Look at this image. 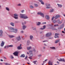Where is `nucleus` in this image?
Masks as SVG:
<instances>
[{
    "label": "nucleus",
    "mask_w": 65,
    "mask_h": 65,
    "mask_svg": "<svg viewBox=\"0 0 65 65\" xmlns=\"http://www.w3.org/2000/svg\"><path fill=\"white\" fill-rule=\"evenodd\" d=\"M24 31H23V30L21 31V33H24Z\"/></svg>",
    "instance_id": "50"
},
{
    "label": "nucleus",
    "mask_w": 65,
    "mask_h": 65,
    "mask_svg": "<svg viewBox=\"0 0 65 65\" xmlns=\"http://www.w3.org/2000/svg\"><path fill=\"white\" fill-rule=\"evenodd\" d=\"M33 56V54H30L29 55V56L30 57H32Z\"/></svg>",
    "instance_id": "26"
},
{
    "label": "nucleus",
    "mask_w": 65,
    "mask_h": 65,
    "mask_svg": "<svg viewBox=\"0 0 65 65\" xmlns=\"http://www.w3.org/2000/svg\"><path fill=\"white\" fill-rule=\"evenodd\" d=\"M59 25L58 24L55 25H54V27H57V26H58Z\"/></svg>",
    "instance_id": "44"
},
{
    "label": "nucleus",
    "mask_w": 65,
    "mask_h": 65,
    "mask_svg": "<svg viewBox=\"0 0 65 65\" xmlns=\"http://www.w3.org/2000/svg\"><path fill=\"white\" fill-rule=\"evenodd\" d=\"M21 45H22L21 44L20 46H18L17 48V49H18V50H21V49H22V47H21Z\"/></svg>",
    "instance_id": "12"
},
{
    "label": "nucleus",
    "mask_w": 65,
    "mask_h": 65,
    "mask_svg": "<svg viewBox=\"0 0 65 65\" xmlns=\"http://www.w3.org/2000/svg\"><path fill=\"white\" fill-rule=\"evenodd\" d=\"M8 28L9 29V30H10V32H11L17 33V32H18V29H14L13 27H8Z\"/></svg>",
    "instance_id": "1"
},
{
    "label": "nucleus",
    "mask_w": 65,
    "mask_h": 65,
    "mask_svg": "<svg viewBox=\"0 0 65 65\" xmlns=\"http://www.w3.org/2000/svg\"><path fill=\"white\" fill-rule=\"evenodd\" d=\"M0 61H3V60L2 59H1Z\"/></svg>",
    "instance_id": "59"
},
{
    "label": "nucleus",
    "mask_w": 65,
    "mask_h": 65,
    "mask_svg": "<svg viewBox=\"0 0 65 65\" xmlns=\"http://www.w3.org/2000/svg\"><path fill=\"white\" fill-rule=\"evenodd\" d=\"M33 63H34L35 64H36V62H37V61H33Z\"/></svg>",
    "instance_id": "43"
},
{
    "label": "nucleus",
    "mask_w": 65,
    "mask_h": 65,
    "mask_svg": "<svg viewBox=\"0 0 65 65\" xmlns=\"http://www.w3.org/2000/svg\"><path fill=\"white\" fill-rule=\"evenodd\" d=\"M42 55H39V57H41Z\"/></svg>",
    "instance_id": "58"
},
{
    "label": "nucleus",
    "mask_w": 65,
    "mask_h": 65,
    "mask_svg": "<svg viewBox=\"0 0 65 65\" xmlns=\"http://www.w3.org/2000/svg\"><path fill=\"white\" fill-rule=\"evenodd\" d=\"M57 4L58 7H59V8H61V7H62V5L59 4Z\"/></svg>",
    "instance_id": "16"
},
{
    "label": "nucleus",
    "mask_w": 65,
    "mask_h": 65,
    "mask_svg": "<svg viewBox=\"0 0 65 65\" xmlns=\"http://www.w3.org/2000/svg\"><path fill=\"white\" fill-rule=\"evenodd\" d=\"M27 42H28V43H29V44L31 43L30 42V41L29 40H27Z\"/></svg>",
    "instance_id": "45"
},
{
    "label": "nucleus",
    "mask_w": 65,
    "mask_h": 65,
    "mask_svg": "<svg viewBox=\"0 0 65 65\" xmlns=\"http://www.w3.org/2000/svg\"><path fill=\"white\" fill-rule=\"evenodd\" d=\"M33 37V36H30V40H32V38Z\"/></svg>",
    "instance_id": "24"
},
{
    "label": "nucleus",
    "mask_w": 65,
    "mask_h": 65,
    "mask_svg": "<svg viewBox=\"0 0 65 65\" xmlns=\"http://www.w3.org/2000/svg\"><path fill=\"white\" fill-rule=\"evenodd\" d=\"M50 26H51V27H53V24H51V25H50Z\"/></svg>",
    "instance_id": "55"
},
{
    "label": "nucleus",
    "mask_w": 65,
    "mask_h": 65,
    "mask_svg": "<svg viewBox=\"0 0 65 65\" xmlns=\"http://www.w3.org/2000/svg\"><path fill=\"white\" fill-rule=\"evenodd\" d=\"M7 47L8 48V47H9V45H8V46H7Z\"/></svg>",
    "instance_id": "60"
},
{
    "label": "nucleus",
    "mask_w": 65,
    "mask_h": 65,
    "mask_svg": "<svg viewBox=\"0 0 65 65\" xmlns=\"http://www.w3.org/2000/svg\"><path fill=\"white\" fill-rule=\"evenodd\" d=\"M9 47H13V45H9Z\"/></svg>",
    "instance_id": "49"
},
{
    "label": "nucleus",
    "mask_w": 65,
    "mask_h": 65,
    "mask_svg": "<svg viewBox=\"0 0 65 65\" xmlns=\"http://www.w3.org/2000/svg\"><path fill=\"white\" fill-rule=\"evenodd\" d=\"M59 61H61V62H64V58H60V59H57Z\"/></svg>",
    "instance_id": "9"
},
{
    "label": "nucleus",
    "mask_w": 65,
    "mask_h": 65,
    "mask_svg": "<svg viewBox=\"0 0 65 65\" xmlns=\"http://www.w3.org/2000/svg\"><path fill=\"white\" fill-rule=\"evenodd\" d=\"M32 47L31 46H30L29 47H27V49L28 50H30L31 48H32Z\"/></svg>",
    "instance_id": "18"
},
{
    "label": "nucleus",
    "mask_w": 65,
    "mask_h": 65,
    "mask_svg": "<svg viewBox=\"0 0 65 65\" xmlns=\"http://www.w3.org/2000/svg\"><path fill=\"white\" fill-rule=\"evenodd\" d=\"M22 25H23L22 28L23 30H25L26 28L27 27V26L26 25H24V23H22Z\"/></svg>",
    "instance_id": "10"
},
{
    "label": "nucleus",
    "mask_w": 65,
    "mask_h": 65,
    "mask_svg": "<svg viewBox=\"0 0 65 65\" xmlns=\"http://www.w3.org/2000/svg\"><path fill=\"white\" fill-rule=\"evenodd\" d=\"M50 48H52V49H55V47H50Z\"/></svg>",
    "instance_id": "35"
},
{
    "label": "nucleus",
    "mask_w": 65,
    "mask_h": 65,
    "mask_svg": "<svg viewBox=\"0 0 65 65\" xmlns=\"http://www.w3.org/2000/svg\"><path fill=\"white\" fill-rule=\"evenodd\" d=\"M5 65H10V64H8V63H5Z\"/></svg>",
    "instance_id": "37"
},
{
    "label": "nucleus",
    "mask_w": 65,
    "mask_h": 65,
    "mask_svg": "<svg viewBox=\"0 0 65 65\" xmlns=\"http://www.w3.org/2000/svg\"><path fill=\"white\" fill-rule=\"evenodd\" d=\"M45 18L47 20H50V16L48 15H46L45 16Z\"/></svg>",
    "instance_id": "11"
},
{
    "label": "nucleus",
    "mask_w": 65,
    "mask_h": 65,
    "mask_svg": "<svg viewBox=\"0 0 65 65\" xmlns=\"http://www.w3.org/2000/svg\"><path fill=\"white\" fill-rule=\"evenodd\" d=\"M32 29L34 30H36V27H35L34 28V27H33L32 28Z\"/></svg>",
    "instance_id": "42"
},
{
    "label": "nucleus",
    "mask_w": 65,
    "mask_h": 65,
    "mask_svg": "<svg viewBox=\"0 0 65 65\" xmlns=\"http://www.w3.org/2000/svg\"><path fill=\"white\" fill-rule=\"evenodd\" d=\"M11 59H13V58H14V57H13V56L12 55H11Z\"/></svg>",
    "instance_id": "40"
},
{
    "label": "nucleus",
    "mask_w": 65,
    "mask_h": 65,
    "mask_svg": "<svg viewBox=\"0 0 65 65\" xmlns=\"http://www.w3.org/2000/svg\"><path fill=\"white\" fill-rule=\"evenodd\" d=\"M60 40L59 39L55 41V43H58V42Z\"/></svg>",
    "instance_id": "20"
},
{
    "label": "nucleus",
    "mask_w": 65,
    "mask_h": 65,
    "mask_svg": "<svg viewBox=\"0 0 65 65\" xmlns=\"http://www.w3.org/2000/svg\"><path fill=\"white\" fill-rule=\"evenodd\" d=\"M31 57H29V59H32V58Z\"/></svg>",
    "instance_id": "54"
},
{
    "label": "nucleus",
    "mask_w": 65,
    "mask_h": 65,
    "mask_svg": "<svg viewBox=\"0 0 65 65\" xmlns=\"http://www.w3.org/2000/svg\"><path fill=\"white\" fill-rule=\"evenodd\" d=\"M60 22V20H54L53 21V22L54 23H58Z\"/></svg>",
    "instance_id": "7"
},
{
    "label": "nucleus",
    "mask_w": 65,
    "mask_h": 65,
    "mask_svg": "<svg viewBox=\"0 0 65 65\" xmlns=\"http://www.w3.org/2000/svg\"><path fill=\"white\" fill-rule=\"evenodd\" d=\"M58 18H60V16L59 15H57L54 17L55 19H58Z\"/></svg>",
    "instance_id": "14"
},
{
    "label": "nucleus",
    "mask_w": 65,
    "mask_h": 65,
    "mask_svg": "<svg viewBox=\"0 0 65 65\" xmlns=\"http://www.w3.org/2000/svg\"><path fill=\"white\" fill-rule=\"evenodd\" d=\"M45 27H46V26L45 25H44L43 26V28H40V29H42V30H43L45 28Z\"/></svg>",
    "instance_id": "22"
},
{
    "label": "nucleus",
    "mask_w": 65,
    "mask_h": 65,
    "mask_svg": "<svg viewBox=\"0 0 65 65\" xmlns=\"http://www.w3.org/2000/svg\"><path fill=\"white\" fill-rule=\"evenodd\" d=\"M20 18L24 19H28V17L26 15H25V14H20Z\"/></svg>",
    "instance_id": "2"
},
{
    "label": "nucleus",
    "mask_w": 65,
    "mask_h": 65,
    "mask_svg": "<svg viewBox=\"0 0 65 65\" xmlns=\"http://www.w3.org/2000/svg\"><path fill=\"white\" fill-rule=\"evenodd\" d=\"M51 35H52V33L50 32L47 33L46 35V37H50V36H51Z\"/></svg>",
    "instance_id": "5"
},
{
    "label": "nucleus",
    "mask_w": 65,
    "mask_h": 65,
    "mask_svg": "<svg viewBox=\"0 0 65 65\" xmlns=\"http://www.w3.org/2000/svg\"><path fill=\"white\" fill-rule=\"evenodd\" d=\"M29 52L30 54H31V53H32V51H29Z\"/></svg>",
    "instance_id": "38"
},
{
    "label": "nucleus",
    "mask_w": 65,
    "mask_h": 65,
    "mask_svg": "<svg viewBox=\"0 0 65 65\" xmlns=\"http://www.w3.org/2000/svg\"><path fill=\"white\" fill-rule=\"evenodd\" d=\"M0 33L3 34V31H2V30H0Z\"/></svg>",
    "instance_id": "39"
},
{
    "label": "nucleus",
    "mask_w": 65,
    "mask_h": 65,
    "mask_svg": "<svg viewBox=\"0 0 65 65\" xmlns=\"http://www.w3.org/2000/svg\"><path fill=\"white\" fill-rule=\"evenodd\" d=\"M24 10H22V11H21V12H22V13H23L24 12Z\"/></svg>",
    "instance_id": "52"
},
{
    "label": "nucleus",
    "mask_w": 65,
    "mask_h": 65,
    "mask_svg": "<svg viewBox=\"0 0 65 65\" xmlns=\"http://www.w3.org/2000/svg\"><path fill=\"white\" fill-rule=\"evenodd\" d=\"M59 35V33H56L55 34V36H58V35Z\"/></svg>",
    "instance_id": "41"
},
{
    "label": "nucleus",
    "mask_w": 65,
    "mask_h": 65,
    "mask_svg": "<svg viewBox=\"0 0 65 65\" xmlns=\"http://www.w3.org/2000/svg\"><path fill=\"white\" fill-rule=\"evenodd\" d=\"M62 33H65V32L64 31H62Z\"/></svg>",
    "instance_id": "57"
},
{
    "label": "nucleus",
    "mask_w": 65,
    "mask_h": 65,
    "mask_svg": "<svg viewBox=\"0 0 65 65\" xmlns=\"http://www.w3.org/2000/svg\"><path fill=\"white\" fill-rule=\"evenodd\" d=\"M2 33L0 34V36H2Z\"/></svg>",
    "instance_id": "53"
},
{
    "label": "nucleus",
    "mask_w": 65,
    "mask_h": 65,
    "mask_svg": "<svg viewBox=\"0 0 65 65\" xmlns=\"http://www.w3.org/2000/svg\"><path fill=\"white\" fill-rule=\"evenodd\" d=\"M58 24H61V23H62V21H60L59 22H58Z\"/></svg>",
    "instance_id": "46"
},
{
    "label": "nucleus",
    "mask_w": 65,
    "mask_h": 65,
    "mask_svg": "<svg viewBox=\"0 0 65 65\" xmlns=\"http://www.w3.org/2000/svg\"><path fill=\"white\" fill-rule=\"evenodd\" d=\"M34 5L36 7H38V5L37 4H35Z\"/></svg>",
    "instance_id": "32"
},
{
    "label": "nucleus",
    "mask_w": 65,
    "mask_h": 65,
    "mask_svg": "<svg viewBox=\"0 0 65 65\" xmlns=\"http://www.w3.org/2000/svg\"><path fill=\"white\" fill-rule=\"evenodd\" d=\"M45 5L46 6V8L47 9H49V8H50L51 4L48 3H46L45 4Z\"/></svg>",
    "instance_id": "3"
},
{
    "label": "nucleus",
    "mask_w": 65,
    "mask_h": 65,
    "mask_svg": "<svg viewBox=\"0 0 65 65\" xmlns=\"http://www.w3.org/2000/svg\"><path fill=\"white\" fill-rule=\"evenodd\" d=\"M18 54L19 52L17 51H15L13 54V55H14V56H18Z\"/></svg>",
    "instance_id": "6"
},
{
    "label": "nucleus",
    "mask_w": 65,
    "mask_h": 65,
    "mask_svg": "<svg viewBox=\"0 0 65 65\" xmlns=\"http://www.w3.org/2000/svg\"><path fill=\"white\" fill-rule=\"evenodd\" d=\"M46 22H45L44 23H42L43 24H46Z\"/></svg>",
    "instance_id": "56"
},
{
    "label": "nucleus",
    "mask_w": 65,
    "mask_h": 65,
    "mask_svg": "<svg viewBox=\"0 0 65 65\" xmlns=\"http://www.w3.org/2000/svg\"><path fill=\"white\" fill-rule=\"evenodd\" d=\"M33 51H34V52H35V49H34Z\"/></svg>",
    "instance_id": "62"
},
{
    "label": "nucleus",
    "mask_w": 65,
    "mask_h": 65,
    "mask_svg": "<svg viewBox=\"0 0 65 65\" xmlns=\"http://www.w3.org/2000/svg\"><path fill=\"white\" fill-rule=\"evenodd\" d=\"M46 41H43V42H46Z\"/></svg>",
    "instance_id": "61"
},
{
    "label": "nucleus",
    "mask_w": 65,
    "mask_h": 65,
    "mask_svg": "<svg viewBox=\"0 0 65 65\" xmlns=\"http://www.w3.org/2000/svg\"><path fill=\"white\" fill-rule=\"evenodd\" d=\"M40 15L43 18H44V14H43V13H42Z\"/></svg>",
    "instance_id": "17"
},
{
    "label": "nucleus",
    "mask_w": 65,
    "mask_h": 65,
    "mask_svg": "<svg viewBox=\"0 0 65 65\" xmlns=\"http://www.w3.org/2000/svg\"><path fill=\"white\" fill-rule=\"evenodd\" d=\"M53 11H54V9H51L50 11L51 12H53Z\"/></svg>",
    "instance_id": "30"
},
{
    "label": "nucleus",
    "mask_w": 65,
    "mask_h": 65,
    "mask_svg": "<svg viewBox=\"0 0 65 65\" xmlns=\"http://www.w3.org/2000/svg\"><path fill=\"white\" fill-rule=\"evenodd\" d=\"M44 44V45H45V46H47V45H46V44Z\"/></svg>",
    "instance_id": "64"
},
{
    "label": "nucleus",
    "mask_w": 65,
    "mask_h": 65,
    "mask_svg": "<svg viewBox=\"0 0 65 65\" xmlns=\"http://www.w3.org/2000/svg\"><path fill=\"white\" fill-rule=\"evenodd\" d=\"M40 24H41V23L40 22H38V23H37V25H39Z\"/></svg>",
    "instance_id": "33"
},
{
    "label": "nucleus",
    "mask_w": 65,
    "mask_h": 65,
    "mask_svg": "<svg viewBox=\"0 0 65 65\" xmlns=\"http://www.w3.org/2000/svg\"><path fill=\"white\" fill-rule=\"evenodd\" d=\"M9 37L11 38H13V37H14L15 36L13 35H9Z\"/></svg>",
    "instance_id": "19"
},
{
    "label": "nucleus",
    "mask_w": 65,
    "mask_h": 65,
    "mask_svg": "<svg viewBox=\"0 0 65 65\" xmlns=\"http://www.w3.org/2000/svg\"><path fill=\"white\" fill-rule=\"evenodd\" d=\"M54 18H55V17H53L52 18V21H53V20H54Z\"/></svg>",
    "instance_id": "48"
},
{
    "label": "nucleus",
    "mask_w": 65,
    "mask_h": 65,
    "mask_svg": "<svg viewBox=\"0 0 65 65\" xmlns=\"http://www.w3.org/2000/svg\"><path fill=\"white\" fill-rule=\"evenodd\" d=\"M6 10H8V11H9V9L8 7H6Z\"/></svg>",
    "instance_id": "27"
},
{
    "label": "nucleus",
    "mask_w": 65,
    "mask_h": 65,
    "mask_svg": "<svg viewBox=\"0 0 65 65\" xmlns=\"http://www.w3.org/2000/svg\"><path fill=\"white\" fill-rule=\"evenodd\" d=\"M42 13V12H38L37 13V14H39V15H41V13Z\"/></svg>",
    "instance_id": "28"
},
{
    "label": "nucleus",
    "mask_w": 65,
    "mask_h": 65,
    "mask_svg": "<svg viewBox=\"0 0 65 65\" xmlns=\"http://www.w3.org/2000/svg\"><path fill=\"white\" fill-rule=\"evenodd\" d=\"M5 48H6V46H5L4 47Z\"/></svg>",
    "instance_id": "63"
},
{
    "label": "nucleus",
    "mask_w": 65,
    "mask_h": 65,
    "mask_svg": "<svg viewBox=\"0 0 65 65\" xmlns=\"http://www.w3.org/2000/svg\"><path fill=\"white\" fill-rule=\"evenodd\" d=\"M21 5H22L21 4H18L17 5L18 6H21Z\"/></svg>",
    "instance_id": "36"
},
{
    "label": "nucleus",
    "mask_w": 65,
    "mask_h": 65,
    "mask_svg": "<svg viewBox=\"0 0 65 65\" xmlns=\"http://www.w3.org/2000/svg\"><path fill=\"white\" fill-rule=\"evenodd\" d=\"M29 7L30 8H34L33 6L32 5L30 6Z\"/></svg>",
    "instance_id": "29"
},
{
    "label": "nucleus",
    "mask_w": 65,
    "mask_h": 65,
    "mask_svg": "<svg viewBox=\"0 0 65 65\" xmlns=\"http://www.w3.org/2000/svg\"><path fill=\"white\" fill-rule=\"evenodd\" d=\"M14 23L13 22H11L10 23V25H11V26H13V27L14 26Z\"/></svg>",
    "instance_id": "21"
},
{
    "label": "nucleus",
    "mask_w": 65,
    "mask_h": 65,
    "mask_svg": "<svg viewBox=\"0 0 65 65\" xmlns=\"http://www.w3.org/2000/svg\"><path fill=\"white\" fill-rule=\"evenodd\" d=\"M39 1L43 5L44 4V3L42 1V0H39Z\"/></svg>",
    "instance_id": "15"
},
{
    "label": "nucleus",
    "mask_w": 65,
    "mask_h": 65,
    "mask_svg": "<svg viewBox=\"0 0 65 65\" xmlns=\"http://www.w3.org/2000/svg\"><path fill=\"white\" fill-rule=\"evenodd\" d=\"M64 26V24H62L61 25V28L62 29V28H63V27Z\"/></svg>",
    "instance_id": "31"
},
{
    "label": "nucleus",
    "mask_w": 65,
    "mask_h": 65,
    "mask_svg": "<svg viewBox=\"0 0 65 65\" xmlns=\"http://www.w3.org/2000/svg\"><path fill=\"white\" fill-rule=\"evenodd\" d=\"M48 65H53V64L52 63H51V61H49L48 62Z\"/></svg>",
    "instance_id": "23"
},
{
    "label": "nucleus",
    "mask_w": 65,
    "mask_h": 65,
    "mask_svg": "<svg viewBox=\"0 0 65 65\" xmlns=\"http://www.w3.org/2000/svg\"><path fill=\"white\" fill-rule=\"evenodd\" d=\"M20 57H23V58H24V57H25V55L24 54L21 55L20 56Z\"/></svg>",
    "instance_id": "25"
},
{
    "label": "nucleus",
    "mask_w": 65,
    "mask_h": 65,
    "mask_svg": "<svg viewBox=\"0 0 65 65\" xmlns=\"http://www.w3.org/2000/svg\"><path fill=\"white\" fill-rule=\"evenodd\" d=\"M16 39L18 41H19V40H21V37L20 36H19L16 37Z\"/></svg>",
    "instance_id": "8"
},
{
    "label": "nucleus",
    "mask_w": 65,
    "mask_h": 65,
    "mask_svg": "<svg viewBox=\"0 0 65 65\" xmlns=\"http://www.w3.org/2000/svg\"><path fill=\"white\" fill-rule=\"evenodd\" d=\"M28 58V56H26V57L25 58V59H27V58Z\"/></svg>",
    "instance_id": "51"
},
{
    "label": "nucleus",
    "mask_w": 65,
    "mask_h": 65,
    "mask_svg": "<svg viewBox=\"0 0 65 65\" xmlns=\"http://www.w3.org/2000/svg\"><path fill=\"white\" fill-rule=\"evenodd\" d=\"M4 44H5V42H4L3 41H2L1 44V46H4Z\"/></svg>",
    "instance_id": "13"
},
{
    "label": "nucleus",
    "mask_w": 65,
    "mask_h": 65,
    "mask_svg": "<svg viewBox=\"0 0 65 65\" xmlns=\"http://www.w3.org/2000/svg\"><path fill=\"white\" fill-rule=\"evenodd\" d=\"M62 29L61 27H58V29Z\"/></svg>",
    "instance_id": "47"
},
{
    "label": "nucleus",
    "mask_w": 65,
    "mask_h": 65,
    "mask_svg": "<svg viewBox=\"0 0 65 65\" xmlns=\"http://www.w3.org/2000/svg\"><path fill=\"white\" fill-rule=\"evenodd\" d=\"M55 38H58L59 36H55L54 37Z\"/></svg>",
    "instance_id": "34"
},
{
    "label": "nucleus",
    "mask_w": 65,
    "mask_h": 65,
    "mask_svg": "<svg viewBox=\"0 0 65 65\" xmlns=\"http://www.w3.org/2000/svg\"><path fill=\"white\" fill-rule=\"evenodd\" d=\"M18 17V14L16 13H15L14 14V18L15 19H18V18L17 17Z\"/></svg>",
    "instance_id": "4"
}]
</instances>
